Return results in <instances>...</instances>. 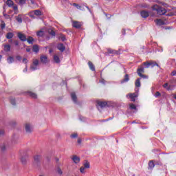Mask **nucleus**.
<instances>
[{
    "mask_svg": "<svg viewBox=\"0 0 176 176\" xmlns=\"http://www.w3.org/2000/svg\"><path fill=\"white\" fill-rule=\"evenodd\" d=\"M152 9L154 12H156L157 14H159L160 16H163V14H166L167 12L164 8L160 7L157 5L153 6Z\"/></svg>",
    "mask_w": 176,
    "mask_h": 176,
    "instance_id": "1",
    "label": "nucleus"
},
{
    "mask_svg": "<svg viewBox=\"0 0 176 176\" xmlns=\"http://www.w3.org/2000/svg\"><path fill=\"white\" fill-rule=\"evenodd\" d=\"M9 149V143L8 142H4L0 145V157H2L3 156V153L6 152Z\"/></svg>",
    "mask_w": 176,
    "mask_h": 176,
    "instance_id": "2",
    "label": "nucleus"
},
{
    "mask_svg": "<svg viewBox=\"0 0 176 176\" xmlns=\"http://www.w3.org/2000/svg\"><path fill=\"white\" fill-rule=\"evenodd\" d=\"M33 166L34 167H39L41 166V156L39 155L34 156Z\"/></svg>",
    "mask_w": 176,
    "mask_h": 176,
    "instance_id": "3",
    "label": "nucleus"
},
{
    "mask_svg": "<svg viewBox=\"0 0 176 176\" xmlns=\"http://www.w3.org/2000/svg\"><path fill=\"white\" fill-rule=\"evenodd\" d=\"M38 65L39 60H38V59H35L33 60V63L30 66V69H32V71H35V69H38Z\"/></svg>",
    "mask_w": 176,
    "mask_h": 176,
    "instance_id": "4",
    "label": "nucleus"
},
{
    "mask_svg": "<svg viewBox=\"0 0 176 176\" xmlns=\"http://www.w3.org/2000/svg\"><path fill=\"white\" fill-rule=\"evenodd\" d=\"M169 85L167 87V90L170 91V90H173V89H174V87H175V85H174V83H176V79L173 78L169 80L168 82Z\"/></svg>",
    "mask_w": 176,
    "mask_h": 176,
    "instance_id": "5",
    "label": "nucleus"
},
{
    "mask_svg": "<svg viewBox=\"0 0 176 176\" xmlns=\"http://www.w3.org/2000/svg\"><path fill=\"white\" fill-rule=\"evenodd\" d=\"M17 37L19 38V39H20V41H21L22 42H25L27 41V36H25V34H22L21 32H18L17 33Z\"/></svg>",
    "mask_w": 176,
    "mask_h": 176,
    "instance_id": "6",
    "label": "nucleus"
},
{
    "mask_svg": "<svg viewBox=\"0 0 176 176\" xmlns=\"http://www.w3.org/2000/svg\"><path fill=\"white\" fill-rule=\"evenodd\" d=\"M144 72V69L143 67H141L140 68L138 69V74L139 75V76H140V78H148V76L142 74Z\"/></svg>",
    "mask_w": 176,
    "mask_h": 176,
    "instance_id": "7",
    "label": "nucleus"
},
{
    "mask_svg": "<svg viewBox=\"0 0 176 176\" xmlns=\"http://www.w3.org/2000/svg\"><path fill=\"white\" fill-rule=\"evenodd\" d=\"M107 53L108 54H117L119 55L120 54V51L119 50H112L111 48L107 49Z\"/></svg>",
    "mask_w": 176,
    "mask_h": 176,
    "instance_id": "8",
    "label": "nucleus"
},
{
    "mask_svg": "<svg viewBox=\"0 0 176 176\" xmlns=\"http://www.w3.org/2000/svg\"><path fill=\"white\" fill-rule=\"evenodd\" d=\"M129 98H131V100L133 101V102L135 101V98L138 97V93H130L128 94Z\"/></svg>",
    "mask_w": 176,
    "mask_h": 176,
    "instance_id": "9",
    "label": "nucleus"
},
{
    "mask_svg": "<svg viewBox=\"0 0 176 176\" xmlns=\"http://www.w3.org/2000/svg\"><path fill=\"white\" fill-rule=\"evenodd\" d=\"M25 130L26 133H32V126L30 123H26L25 124Z\"/></svg>",
    "mask_w": 176,
    "mask_h": 176,
    "instance_id": "10",
    "label": "nucleus"
},
{
    "mask_svg": "<svg viewBox=\"0 0 176 176\" xmlns=\"http://www.w3.org/2000/svg\"><path fill=\"white\" fill-rule=\"evenodd\" d=\"M40 60L43 64H46L49 63V59L47 58V56L46 55H41L40 57Z\"/></svg>",
    "mask_w": 176,
    "mask_h": 176,
    "instance_id": "11",
    "label": "nucleus"
},
{
    "mask_svg": "<svg viewBox=\"0 0 176 176\" xmlns=\"http://www.w3.org/2000/svg\"><path fill=\"white\" fill-rule=\"evenodd\" d=\"M97 104H98V107H100V108H101V109L105 108V107H107V105H108V103L107 102H102V101H98Z\"/></svg>",
    "mask_w": 176,
    "mask_h": 176,
    "instance_id": "12",
    "label": "nucleus"
},
{
    "mask_svg": "<svg viewBox=\"0 0 176 176\" xmlns=\"http://www.w3.org/2000/svg\"><path fill=\"white\" fill-rule=\"evenodd\" d=\"M140 14L143 19L149 17V12L148 11L142 10L141 11Z\"/></svg>",
    "mask_w": 176,
    "mask_h": 176,
    "instance_id": "13",
    "label": "nucleus"
},
{
    "mask_svg": "<svg viewBox=\"0 0 176 176\" xmlns=\"http://www.w3.org/2000/svg\"><path fill=\"white\" fill-rule=\"evenodd\" d=\"M72 26L74 28H80V27H82V23H80V22L78 21H73Z\"/></svg>",
    "mask_w": 176,
    "mask_h": 176,
    "instance_id": "14",
    "label": "nucleus"
},
{
    "mask_svg": "<svg viewBox=\"0 0 176 176\" xmlns=\"http://www.w3.org/2000/svg\"><path fill=\"white\" fill-rule=\"evenodd\" d=\"M72 159L76 164H78V163H79V162H80V158L79 157H78L77 155H74Z\"/></svg>",
    "mask_w": 176,
    "mask_h": 176,
    "instance_id": "15",
    "label": "nucleus"
},
{
    "mask_svg": "<svg viewBox=\"0 0 176 176\" xmlns=\"http://www.w3.org/2000/svg\"><path fill=\"white\" fill-rule=\"evenodd\" d=\"M71 97L74 102L75 103L78 102V97H76V94H75V92H72L71 94Z\"/></svg>",
    "mask_w": 176,
    "mask_h": 176,
    "instance_id": "16",
    "label": "nucleus"
},
{
    "mask_svg": "<svg viewBox=\"0 0 176 176\" xmlns=\"http://www.w3.org/2000/svg\"><path fill=\"white\" fill-rule=\"evenodd\" d=\"M57 48L60 50V52H63L64 50H65V46H64V44L59 43L57 46Z\"/></svg>",
    "mask_w": 176,
    "mask_h": 176,
    "instance_id": "17",
    "label": "nucleus"
},
{
    "mask_svg": "<svg viewBox=\"0 0 176 176\" xmlns=\"http://www.w3.org/2000/svg\"><path fill=\"white\" fill-rule=\"evenodd\" d=\"M3 50L4 52H6L7 53L10 52V45L9 44H4L3 45Z\"/></svg>",
    "mask_w": 176,
    "mask_h": 176,
    "instance_id": "18",
    "label": "nucleus"
},
{
    "mask_svg": "<svg viewBox=\"0 0 176 176\" xmlns=\"http://www.w3.org/2000/svg\"><path fill=\"white\" fill-rule=\"evenodd\" d=\"M129 80H130V77L129 76V74H126L124 78L121 80V83H126V82H129Z\"/></svg>",
    "mask_w": 176,
    "mask_h": 176,
    "instance_id": "19",
    "label": "nucleus"
},
{
    "mask_svg": "<svg viewBox=\"0 0 176 176\" xmlns=\"http://www.w3.org/2000/svg\"><path fill=\"white\" fill-rule=\"evenodd\" d=\"M157 25H164V24H166L164 23V21L162 20V19H157L155 21Z\"/></svg>",
    "mask_w": 176,
    "mask_h": 176,
    "instance_id": "20",
    "label": "nucleus"
},
{
    "mask_svg": "<svg viewBox=\"0 0 176 176\" xmlns=\"http://www.w3.org/2000/svg\"><path fill=\"white\" fill-rule=\"evenodd\" d=\"M26 41L28 43H29L30 45H32V43H34V38H32V36H28V38L26 37Z\"/></svg>",
    "mask_w": 176,
    "mask_h": 176,
    "instance_id": "21",
    "label": "nucleus"
},
{
    "mask_svg": "<svg viewBox=\"0 0 176 176\" xmlns=\"http://www.w3.org/2000/svg\"><path fill=\"white\" fill-rule=\"evenodd\" d=\"M154 167H155V162H153V161H150L148 162V170H153Z\"/></svg>",
    "mask_w": 176,
    "mask_h": 176,
    "instance_id": "22",
    "label": "nucleus"
},
{
    "mask_svg": "<svg viewBox=\"0 0 176 176\" xmlns=\"http://www.w3.org/2000/svg\"><path fill=\"white\" fill-rule=\"evenodd\" d=\"M28 94L32 98H38V96L34 92L29 91Z\"/></svg>",
    "mask_w": 176,
    "mask_h": 176,
    "instance_id": "23",
    "label": "nucleus"
},
{
    "mask_svg": "<svg viewBox=\"0 0 176 176\" xmlns=\"http://www.w3.org/2000/svg\"><path fill=\"white\" fill-rule=\"evenodd\" d=\"M88 65H89L90 69H91V71H96V68L94 67V65L93 64V63H91V61L88 62Z\"/></svg>",
    "mask_w": 176,
    "mask_h": 176,
    "instance_id": "24",
    "label": "nucleus"
},
{
    "mask_svg": "<svg viewBox=\"0 0 176 176\" xmlns=\"http://www.w3.org/2000/svg\"><path fill=\"white\" fill-rule=\"evenodd\" d=\"M54 63H56V64H60V58L57 55L54 56Z\"/></svg>",
    "mask_w": 176,
    "mask_h": 176,
    "instance_id": "25",
    "label": "nucleus"
},
{
    "mask_svg": "<svg viewBox=\"0 0 176 176\" xmlns=\"http://www.w3.org/2000/svg\"><path fill=\"white\" fill-rule=\"evenodd\" d=\"M13 36H14V34L12 32H8L7 33L6 38H7V39H12V38H13Z\"/></svg>",
    "mask_w": 176,
    "mask_h": 176,
    "instance_id": "26",
    "label": "nucleus"
},
{
    "mask_svg": "<svg viewBox=\"0 0 176 176\" xmlns=\"http://www.w3.org/2000/svg\"><path fill=\"white\" fill-rule=\"evenodd\" d=\"M32 50L34 53H38V52H39V47L38 45H33Z\"/></svg>",
    "mask_w": 176,
    "mask_h": 176,
    "instance_id": "27",
    "label": "nucleus"
},
{
    "mask_svg": "<svg viewBox=\"0 0 176 176\" xmlns=\"http://www.w3.org/2000/svg\"><path fill=\"white\" fill-rule=\"evenodd\" d=\"M148 63H149L150 67H155V66L159 67V65L155 61L150 60Z\"/></svg>",
    "mask_w": 176,
    "mask_h": 176,
    "instance_id": "28",
    "label": "nucleus"
},
{
    "mask_svg": "<svg viewBox=\"0 0 176 176\" xmlns=\"http://www.w3.org/2000/svg\"><path fill=\"white\" fill-rule=\"evenodd\" d=\"M15 19L18 23H23V19L21 18V14H19L15 17Z\"/></svg>",
    "mask_w": 176,
    "mask_h": 176,
    "instance_id": "29",
    "label": "nucleus"
},
{
    "mask_svg": "<svg viewBox=\"0 0 176 176\" xmlns=\"http://www.w3.org/2000/svg\"><path fill=\"white\" fill-rule=\"evenodd\" d=\"M48 34H50V35H52V36H56V32H54L53 29H48Z\"/></svg>",
    "mask_w": 176,
    "mask_h": 176,
    "instance_id": "30",
    "label": "nucleus"
},
{
    "mask_svg": "<svg viewBox=\"0 0 176 176\" xmlns=\"http://www.w3.org/2000/svg\"><path fill=\"white\" fill-rule=\"evenodd\" d=\"M83 166L85 168H90V163L87 161H85Z\"/></svg>",
    "mask_w": 176,
    "mask_h": 176,
    "instance_id": "31",
    "label": "nucleus"
},
{
    "mask_svg": "<svg viewBox=\"0 0 176 176\" xmlns=\"http://www.w3.org/2000/svg\"><path fill=\"white\" fill-rule=\"evenodd\" d=\"M34 13L36 16H42V12H41L39 10H34Z\"/></svg>",
    "mask_w": 176,
    "mask_h": 176,
    "instance_id": "32",
    "label": "nucleus"
},
{
    "mask_svg": "<svg viewBox=\"0 0 176 176\" xmlns=\"http://www.w3.org/2000/svg\"><path fill=\"white\" fill-rule=\"evenodd\" d=\"M136 87H141V82L140 81V78H138L135 80V83Z\"/></svg>",
    "mask_w": 176,
    "mask_h": 176,
    "instance_id": "33",
    "label": "nucleus"
},
{
    "mask_svg": "<svg viewBox=\"0 0 176 176\" xmlns=\"http://www.w3.org/2000/svg\"><path fill=\"white\" fill-rule=\"evenodd\" d=\"M21 162L22 164H23V165L27 164V158L22 157L21 158Z\"/></svg>",
    "mask_w": 176,
    "mask_h": 176,
    "instance_id": "34",
    "label": "nucleus"
},
{
    "mask_svg": "<svg viewBox=\"0 0 176 176\" xmlns=\"http://www.w3.org/2000/svg\"><path fill=\"white\" fill-rule=\"evenodd\" d=\"M10 102L12 104V105H16V99H14L12 97L10 98Z\"/></svg>",
    "mask_w": 176,
    "mask_h": 176,
    "instance_id": "35",
    "label": "nucleus"
},
{
    "mask_svg": "<svg viewBox=\"0 0 176 176\" xmlns=\"http://www.w3.org/2000/svg\"><path fill=\"white\" fill-rule=\"evenodd\" d=\"M36 35L37 36H43V35H45V32L40 30L37 32Z\"/></svg>",
    "mask_w": 176,
    "mask_h": 176,
    "instance_id": "36",
    "label": "nucleus"
},
{
    "mask_svg": "<svg viewBox=\"0 0 176 176\" xmlns=\"http://www.w3.org/2000/svg\"><path fill=\"white\" fill-rule=\"evenodd\" d=\"M7 61L9 64H12V63L14 61V59L13 58V57L10 56L9 58H8Z\"/></svg>",
    "mask_w": 176,
    "mask_h": 176,
    "instance_id": "37",
    "label": "nucleus"
},
{
    "mask_svg": "<svg viewBox=\"0 0 176 176\" xmlns=\"http://www.w3.org/2000/svg\"><path fill=\"white\" fill-rule=\"evenodd\" d=\"M6 5H8L10 7L13 6H14L13 1H6Z\"/></svg>",
    "mask_w": 176,
    "mask_h": 176,
    "instance_id": "38",
    "label": "nucleus"
},
{
    "mask_svg": "<svg viewBox=\"0 0 176 176\" xmlns=\"http://www.w3.org/2000/svg\"><path fill=\"white\" fill-rule=\"evenodd\" d=\"M131 109H135V111H137V107L134 104H131L129 105Z\"/></svg>",
    "mask_w": 176,
    "mask_h": 176,
    "instance_id": "39",
    "label": "nucleus"
},
{
    "mask_svg": "<svg viewBox=\"0 0 176 176\" xmlns=\"http://www.w3.org/2000/svg\"><path fill=\"white\" fill-rule=\"evenodd\" d=\"M6 27V24L5 23L4 21H2L1 22V30H4V28Z\"/></svg>",
    "mask_w": 176,
    "mask_h": 176,
    "instance_id": "40",
    "label": "nucleus"
},
{
    "mask_svg": "<svg viewBox=\"0 0 176 176\" xmlns=\"http://www.w3.org/2000/svg\"><path fill=\"white\" fill-rule=\"evenodd\" d=\"M86 168H85L84 166H81L80 168V173H82V174H85V169Z\"/></svg>",
    "mask_w": 176,
    "mask_h": 176,
    "instance_id": "41",
    "label": "nucleus"
},
{
    "mask_svg": "<svg viewBox=\"0 0 176 176\" xmlns=\"http://www.w3.org/2000/svg\"><path fill=\"white\" fill-rule=\"evenodd\" d=\"M143 65H145L146 68H149L150 67L149 62L143 63Z\"/></svg>",
    "mask_w": 176,
    "mask_h": 176,
    "instance_id": "42",
    "label": "nucleus"
},
{
    "mask_svg": "<svg viewBox=\"0 0 176 176\" xmlns=\"http://www.w3.org/2000/svg\"><path fill=\"white\" fill-rule=\"evenodd\" d=\"M168 86H170L169 82H166L165 84L163 85V87L164 89H166V90H167V87H168Z\"/></svg>",
    "mask_w": 176,
    "mask_h": 176,
    "instance_id": "43",
    "label": "nucleus"
},
{
    "mask_svg": "<svg viewBox=\"0 0 176 176\" xmlns=\"http://www.w3.org/2000/svg\"><path fill=\"white\" fill-rule=\"evenodd\" d=\"M78 137V133H72L71 135V138H77Z\"/></svg>",
    "mask_w": 176,
    "mask_h": 176,
    "instance_id": "44",
    "label": "nucleus"
},
{
    "mask_svg": "<svg viewBox=\"0 0 176 176\" xmlns=\"http://www.w3.org/2000/svg\"><path fill=\"white\" fill-rule=\"evenodd\" d=\"M16 124H17V122H16V121H12L10 122V126H12V127H14V126H16Z\"/></svg>",
    "mask_w": 176,
    "mask_h": 176,
    "instance_id": "45",
    "label": "nucleus"
},
{
    "mask_svg": "<svg viewBox=\"0 0 176 176\" xmlns=\"http://www.w3.org/2000/svg\"><path fill=\"white\" fill-rule=\"evenodd\" d=\"M60 39H61V41H63V42H64V41H65V36H64L63 34H61L60 36Z\"/></svg>",
    "mask_w": 176,
    "mask_h": 176,
    "instance_id": "46",
    "label": "nucleus"
},
{
    "mask_svg": "<svg viewBox=\"0 0 176 176\" xmlns=\"http://www.w3.org/2000/svg\"><path fill=\"white\" fill-rule=\"evenodd\" d=\"M57 173L58 174H60V175H61V174H63V170H61V168H58Z\"/></svg>",
    "mask_w": 176,
    "mask_h": 176,
    "instance_id": "47",
    "label": "nucleus"
},
{
    "mask_svg": "<svg viewBox=\"0 0 176 176\" xmlns=\"http://www.w3.org/2000/svg\"><path fill=\"white\" fill-rule=\"evenodd\" d=\"M3 134H5V130L0 129V135H3Z\"/></svg>",
    "mask_w": 176,
    "mask_h": 176,
    "instance_id": "48",
    "label": "nucleus"
},
{
    "mask_svg": "<svg viewBox=\"0 0 176 176\" xmlns=\"http://www.w3.org/2000/svg\"><path fill=\"white\" fill-rule=\"evenodd\" d=\"M73 6H76L77 8V9H80V6H79V4H76V3H73Z\"/></svg>",
    "mask_w": 176,
    "mask_h": 176,
    "instance_id": "49",
    "label": "nucleus"
},
{
    "mask_svg": "<svg viewBox=\"0 0 176 176\" xmlns=\"http://www.w3.org/2000/svg\"><path fill=\"white\" fill-rule=\"evenodd\" d=\"M160 92L159 91H157L155 94V97H160Z\"/></svg>",
    "mask_w": 176,
    "mask_h": 176,
    "instance_id": "50",
    "label": "nucleus"
},
{
    "mask_svg": "<svg viewBox=\"0 0 176 176\" xmlns=\"http://www.w3.org/2000/svg\"><path fill=\"white\" fill-rule=\"evenodd\" d=\"M15 46H19V41L17 40L14 41Z\"/></svg>",
    "mask_w": 176,
    "mask_h": 176,
    "instance_id": "51",
    "label": "nucleus"
},
{
    "mask_svg": "<svg viewBox=\"0 0 176 176\" xmlns=\"http://www.w3.org/2000/svg\"><path fill=\"white\" fill-rule=\"evenodd\" d=\"M170 75H171L172 76H175V75H176V71L172 72Z\"/></svg>",
    "mask_w": 176,
    "mask_h": 176,
    "instance_id": "52",
    "label": "nucleus"
},
{
    "mask_svg": "<svg viewBox=\"0 0 176 176\" xmlns=\"http://www.w3.org/2000/svg\"><path fill=\"white\" fill-rule=\"evenodd\" d=\"M16 60H18V61H21V56H16Z\"/></svg>",
    "mask_w": 176,
    "mask_h": 176,
    "instance_id": "53",
    "label": "nucleus"
},
{
    "mask_svg": "<svg viewBox=\"0 0 176 176\" xmlns=\"http://www.w3.org/2000/svg\"><path fill=\"white\" fill-rule=\"evenodd\" d=\"M12 9H14V10H17V6L16 5L12 6Z\"/></svg>",
    "mask_w": 176,
    "mask_h": 176,
    "instance_id": "54",
    "label": "nucleus"
},
{
    "mask_svg": "<svg viewBox=\"0 0 176 176\" xmlns=\"http://www.w3.org/2000/svg\"><path fill=\"white\" fill-rule=\"evenodd\" d=\"M78 144H82V139L80 138H78Z\"/></svg>",
    "mask_w": 176,
    "mask_h": 176,
    "instance_id": "55",
    "label": "nucleus"
},
{
    "mask_svg": "<svg viewBox=\"0 0 176 176\" xmlns=\"http://www.w3.org/2000/svg\"><path fill=\"white\" fill-rule=\"evenodd\" d=\"M27 58H23V63H25V64H27Z\"/></svg>",
    "mask_w": 176,
    "mask_h": 176,
    "instance_id": "56",
    "label": "nucleus"
},
{
    "mask_svg": "<svg viewBox=\"0 0 176 176\" xmlns=\"http://www.w3.org/2000/svg\"><path fill=\"white\" fill-rule=\"evenodd\" d=\"M26 52H31V49L30 48H26Z\"/></svg>",
    "mask_w": 176,
    "mask_h": 176,
    "instance_id": "57",
    "label": "nucleus"
},
{
    "mask_svg": "<svg viewBox=\"0 0 176 176\" xmlns=\"http://www.w3.org/2000/svg\"><path fill=\"white\" fill-rule=\"evenodd\" d=\"M30 16L31 17H34V14H32V12H31V13L30 14Z\"/></svg>",
    "mask_w": 176,
    "mask_h": 176,
    "instance_id": "58",
    "label": "nucleus"
},
{
    "mask_svg": "<svg viewBox=\"0 0 176 176\" xmlns=\"http://www.w3.org/2000/svg\"><path fill=\"white\" fill-rule=\"evenodd\" d=\"M4 16L6 17V18H8V17H9V15L4 14Z\"/></svg>",
    "mask_w": 176,
    "mask_h": 176,
    "instance_id": "59",
    "label": "nucleus"
},
{
    "mask_svg": "<svg viewBox=\"0 0 176 176\" xmlns=\"http://www.w3.org/2000/svg\"><path fill=\"white\" fill-rule=\"evenodd\" d=\"M162 5H164V6H165V8H167V4H164L162 3Z\"/></svg>",
    "mask_w": 176,
    "mask_h": 176,
    "instance_id": "60",
    "label": "nucleus"
},
{
    "mask_svg": "<svg viewBox=\"0 0 176 176\" xmlns=\"http://www.w3.org/2000/svg\"><path fill=\"white\" fill-rule=\"evenodd\" d=\"M24 2H25V1H20V3H24Z\"/></svg>",
    "mask_w": 176,
    "mask_h": 176,
    "instance_id": "61",
    "label": "nucleus"
},
{
    "mask_svg": "<svg viewBox=\"0 0 176 176\" xmlns=\"http://www.w3.org/2000/svg\"><path fill=\"white\" fill-rule=\"evenodd\" d=\"M31 3H33V4H35V1H32Z\"/></svg>",
    "mask_w": 176,
    "mask_h": 176,
    "instance_id": "62",
    "label": "nucleus"
},
{
    "mask_svg": "<svg viewBox=\"0 0 176 176\" xmlns=\"http://www.w3.org/2000/svg\"><path fill=\"white\" fill-rule=\"evenodd\" d=\"M2 60V55H0V61Z\"/></svg>",
    "mask_w": 176,
    "mask_h": 176,
    "instance_id": "63",
    "label": "nucleus"
},
{
    "mask_svg": "<svg viewBox=\"0 0 176 176\" xmlns=\"http://www.w3.org/2000/svg\"><path fill=\"white\" fill-rule=\"evenodd\" d=\"M125 34H126V32H123V34L124 35Z\"/></svg>",
    "mask_w": 176,
    "mask_h": 176,
    "instance_id": "64",
    "label": "nucleus"
}]
</instances>
